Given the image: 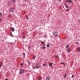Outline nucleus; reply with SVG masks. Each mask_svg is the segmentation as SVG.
<instances>
[{
	"label": "nucleus",
	"instance_id": "f704fd0d",
	"mask_svg": "<svg viewBox=\"0 0 80 80\" xmlns=\"http://www.w3.org/2000/svg\"><path fill=\"white\" fill-rule=\"evenodd\" d=\"M2 21V19H1V18H0V22Z\"/></svg>",
	"mask_w": 80,
	"mask_h": 80
},
{
	"label": "nucleus",
	"instance_id": "20e7f679",
	"mask_svg": "<svg viewBox=\"0 0 80 80\" xmlns=\"http://www.w3.org/2000/svg\"><path fill=\"white\" fill-rule=\"evenodd\" d=\"M23 70H22V69H21L20 70L19 73L20 74H22V73H23Z\"/></svg>",
	"mask_w": 80,
	"mask_h": 80
},
{
	"label": "nucleus",
	"instance_id": "423d86ee",
	"mask_svg": "<svg viewBox=\"0 0 80 80\" xmlns=\"http://www.w3.org/2000/svg\"><path fill=\"white\" fill-rule=\"evenodd\" d=\"M12 2L13 3H16V0H12Z\"/></svg>",
	"mask_w": 80,
	"mask_h": 80
},
{
	"label": "nucleus",
	"instance_id": "cd10ccee",
	"mask_svg": "<svg viewBox=\"0 0 80 80\" xmlns=\"http://www.w3.org/2000/svg\"><path fill=\"white\" fill-rule=\"evenodd\" d=\"M66 7L67 8H68V6H66Z\"/></svg>",
	"mask_w": 80,
	"mask_h": 80
},
{
	"label": "nucleus",
	"instance_id": "f257e3e1",
	"mask_svg": "<svg viewBox=\"0 0 80 80\" xmlns=\"http://www.w3.org/2000/svg\"><path fill=\"white\" fill-rule=\"evenodd\" d=\"M54 37H57V35H58V32H55L54 34Z\"/></svg>",
	"mask_w": 80,
	"mask_h": 80
},
{
	"label": "nucleus",
	"instance_id": "a878e982",
	"mask_svg": "<svg viewBox=\"0 0 80 80\" xmlns=\"http://www.w3.org/2000/svg\"><path fill=\"white\" fill-rule=\"evenodd\" d=\"M58 57V56H55V58H57Z\"/></svg>",
	"mask_w": 80,
	"mask_h": 80
},
{
	"label": "nucleus",
	"instance_id": "6ab92c4d",
	"mask_svg": "<svg viewBox=\"0 0 80 80\" xmlns=\"http://www.w3.org/2000/svg\"><path fill=\"white\" fill-rule=\"evenodd\" d=\"M2 13H1V12H0V17H2Z\"/></svg>",
	"mask_w": 80,
	"mask_h": 80
},
{
	"label": "nucleus",
	"instance_id": "bb28decb",
	"mask_svg": "<svg viewBox=\"0 0 80 80\" xmlns=\"http://www.w3.org/2000/svg\"><path fill=\"white\" fill-rule=\"evenodd\" d=\"M68 1H69V0H66V2H68Z\"/></svg>",
	"mask_w": 80,
	"mask_h": 80
},
{
	"label": "nucleus",
	"instance_id": "b1692460",
	"mask_svg": "<svg viewBox=\"0 0 80 80\" xmlns=\"http://www.w3.org/2000/svg\"><path fill=\"white\" fill-rule=\"evenodd\" d=\"M28 48H30V45H29L28 46Z\"/></svg>",
	"mask_w": 80,
	"mask_h": 80
},
{
	"label": "nucleus",
	"instance_id": "f3484780",
	"mask_svg": "<svg viewBox=\"0 0 80 80\" xmlns=\"http://www.w3.org/2000/svg\"><path fill=\"white\" fill-rule=\"evenodd\" d=\"M70 51H71V50H70V49L68 50V52H70Z\"/></svg>",
	"mask_w": 80,
	"mask_h": 80
},
{
	"label": "nucleus",
	"instance_id": "aec40b11",
	"mask_svg": "<svg viewBox=\"0 0 80 80\" xmlns=\"http://www.w3.org/2000/svg\"><path fill=\"white\" fill-rule=\"evenodd\" d=\"M42 48H43V49H45V47H42Z\"/></svg>",
	"mask_w": 80,
	"mask_h": 80
},
{
	"label": "nucleus",
	"instance_id": "7ed1b4c3",
	"mask_svg": "<svg viewBox=\"0 0 80 80\" xmlns=\"http://www.w3.org/2000/svg\"><path fill=\"white\" fill-rule=\"evenodd\" d=\"M35 67L36 68H37V69H38V68H40V66H39V65L37 64L35 66Z\"/></svg>",
	"mask_w": 80,
	"mask_h": 80
},
{
	"label": "nucleus",
	"instance_id": "2f4dec72",
	"mask_svg": "<svg viewBox=\"0 0 80 80\" xmlns=\"http://www.w3.org/2000/svg\"><path fill=\"white\" fill-rule=\"evenodd\" d=\"M23 38H25V36L23 37H22Z\"/></svg>",
	"mask_w": 80,
	"mask_h": 80
},
{
	"label": "nucleus",
	"instance_id": "0eeeda50",
	"mask_svg": "<svg viewBox=\"0 0 80 80\" xmlns=\"http://www.w3.org/2000/svg\"><path fill=\"white\" fill-rule=\"evenodd\" d=\"M72 1L71 0H69L68 1V3H72Z\"/></svg>",
	"mask_w": 80,
	"mask_h": 80
},
{
	"label": "nucleus",
	"instance_id": "f8f14e48",
	"mask_svg": "<svg viewBox=\"0 0 80 80\" xmlns=\"http://www.w3.org/2000/svg\"><path fill=\"white\" fill-rule=\"evenodd\" d=\"M50 80V78L49 77H48L46 78V80Z\"/></svg>",
	"mask_w": 80,
	"mask_h": 80
},
{
	"label": "nucleus",
	"instance_id": "6e6552de",
	"mask_svg": "<svg viewBox=\"0 0 80 80\" xmlns=\"http://www.w3.org/2000/svg\"><path fill=\"white\" fill-rule=\"evenodd\" d=\"M52 65H53V63H50L49 64V66L50 67H52Z\"/></svg>",
	"mask_w": 80,
	"mask_h": 80
},
{
	"label": "nucleus",
	"instance_id": "39448f33",
	"mask_svg": "<svg viewBox=\"0 0 80 80\" xmlns=\"http://www.w3.org/2000/svg\"><path fill=\"white\" fill-rule=\"evenodd\" d=\"M8 4L9 6L11 5H12V2L10 1L8 3Z\"/></svg>",
	"mask_w": 80,
	"mask_h": 80
},
{
	"label": "nucleus",
	"instance_id": "412c9836",
	"mask_svg": "<svg viewBox=\"0 0 80 80\" xmlns=\"http://www.w3.org/2000/svg\"><path fill=\"white\" fill-rule=\"evenodd\" d=\"M66 76H67V74H65V75L64 76V78H65L66 77Z\"/></svg>",
	"mask_w": 80,
	"mask_h": 80
},
{
	"label": "nucleus",
	"instance_id": "c756f323",
	"mask_svg": "<svg viewBox=\"0 0 80 80\" xmlns=\"http://www.w3.org/2000/svg\"><path fill=\"white\" fill-rule=\"evenodd\" d=\"M39 80H41V79H42V78H39Z\"/></svg>",
	"mask_w": 80,
	"mask_h": 80
},
{
	"label": "nucleus",
	"instance_id": "c85d7f7f",
	"mask_svg": "<svg viewBox=\"0 0 80 80\" xmlns=\"http://www.w3.org/2000/svg\"><path fill=\"white\" fill-rule=\"evenodd\" d=\"M23 65V63H21V66H22Z\"/></svg>",
	"mask_w": 80,
	"mask_h": 80
},
{
	"label": "nucleus",
	"instance_id": "dca6fc26",
	"mask_svg": "<svg viewBox=\"0 0 80 80\" xmlns=\"http://www.w3.org/2000/svg\"><path fill=\"white\" fill-rule=\"evenodd\" d=\"M47 46V47H50V44H48Z\"/></svg>",
	"mask_w": 80,
	"mask_h": 80
},
{
	"label": "nucleus",
	"instance_id": "9d476101",
	"mask_svg": "<svg viewBox=\"0 0 80 80\" xmlns=\"http://www.w3.org/2000/svg\"><path fill=\"white\" fill-rule=\"evenodd\" d=\"M10 34L11 37H13V35H12V33L11 32H10Z\"/></svg>",
	"mask_w": 80,
	"mask_h": 80
},
{
	"label": "nucleus",
	"instance_id": "7c9ffc66",
	"mask_svg": "<svg viewBox=\"0 0 80 80\" xmlns=\"http://www.w3.org/2000/svg\"><path fill=\"white\" fill-rule=\"evenodd\" d=\"M74 77V76L73 75H72V78H73Z\"/></svg>",
	"mask_w": 80,
	"mask_h": 80
},
{
	"label": "nucleus",
	"instance_id": "9b49d317",
	"mask_svg": "<svg viewBox=\"0 0 80 80\" xmlns=\"http://www.w3.org/2000/svg\"><path fill=\"white\" fill-rule=\"evenodd\" d=\"M40 42L42 44V45H44V43H44V42H42V41H41Z\"/></svg>",
	"mask_w": 80,
	"mask_h": 80
},
{
	"label": "nucleus",
	"instance_id": "c9c22d12",
	"mask_svg": "<svg viewBox=\"0 0 80 80\" xmlns=\"http://www.w3.org/2000/svg\"><path fill=\"white\" fill-rule=\"evenodd\" d=\"M76 44H77V45H78V42H77Z\"/></svg>",
	"mask_w": 80,
	"mask_h": 80
},
{
	"label": "nucleus",
	"instance_id": "ddd939ff",
	"mask_svg": "<svg viewBox=\"0 0 80 80\" xmlns=\"http://www.w3.org/2000/svg\"><path fill=\"white\" fill-rule=\"evenodd\" d=\"M66 48H69V45H68L66 46Z\"/></svg>",
	"mask_w": 80,
	"mask_h": 80
},
{
	"label": "nucleus",
	"instance_id": "a211bd4d",
	"mask_svg": "<svg viewBox=\"0 0 80 80\" xmlns=\"http://www.w3.org/2000/svg\"><path fill=\"white\" fill-rule=\"evenodd\" d=\"M23 56L24 57H25V53H23Z\"/></svg>",
	"mask_w": 80,
	"mask_h": 80
},
{
	"label": "nucleus",
	"instance_id": "4c0bfd02",
	"mask_svg": "<svg viewBox=\"0 0 80 80\" xmlns=\"http://www.w3.org/2000/svg\"><path fill=\"white\" fill-rule=\"evenodd\" d=\"M5 80H8V79L6 78Z\"/></svg>",
	"mask_w": 80,
	"mask_h": 80
},
{
	"label": "nucleus",
	"instance_id": "2eb2a0df",
	"mask_svg": "<svg viewBox=\"0 0 80 80\" xmlns=\"http://www.w3.org/2000/svg\"><path fill=\"white\" fill-rule=\"evenodd\" d=\"M35 58H36V56H34L33 57V59L35 60Z\"/></svg>",
	"mask_w": 80,
	"mask_h": 80
},
{
	"label": "nucleus",
	"instance_id": "393cba45",
	"mask_svg": "<svg viewBox=\"0 0 80 80\" xmlns=\"http://www.w3.org/2000/svg\"><path fill=\"white\" fill-rule=\"evenodd\" d=\"M65 7H67V4H65Z\"/></svg>",
	"mask_w": 80,
	"mask_h": 80
},
{
	"label": "nucleus",
	"instance_id": "f03ea898",
	"mask_svg": "<svg viewBox=\"0 0 80 80\" xmlns=\"http://www.w3.org/2000/svg\"><path fill=\"white\" fill-rule=\"evenodd\" d=\"M15 10V8H12L11 9H10V11L11 12H13V11Z\"/></svg>",
	"mask_w": 80,
	"mask_h": 80
},
{
	"label": "nucleus",
	"instance_id": "4468645a",
	"mask_svg": "<svg viewBox=\"0 0 80 80\" xmlns=\"http://www.w3.org/2000/svg\"><path fill=\"white\" fill-rule=\"evenodd\" d=\"M60 64H63V65H65V63L64 62H61L60 63Z\"/></svg>",
	"mask_w": 80,
	"mask_h": 80
},
{
	"label": "nucleus",
	"instance_id": "4be33fe9",
	"mask_svg": "<svg viewBox=\"0 0 80 80\" xmlns=\"http://www.w3.org/2000/svg\"><path fill=\"white\" fill-rule=\"evenodd\" d=\"M78 51H79V52L80 51V48H78Z\"/></svg>",
	"mask_w": 80,
	"mask_h": 80
},
{
	"label": "nucleus",
	"instance_id": "1a4fd4ad",
	"mask_svg": "<svg viewBox=\"0 0 80 80\" xmlns=\"http://www.w3.org/2000/svg\"><path fill=\"white\" fill-rule=\"evenodd\" d=\"M11 30L12 31V32H14V30H15V29L14 28H12L11 29Z\"/></svg>",
	"mask_w": 80,
	"mask_h": 80
},
{
	"label": "nucleus",
	"instance_id": "58836bf2",
	"mask_svg": "<svg viewBox=\"0 0 80 80\" xmlns=\"http://www.w3.org/2000/svg\"><path fill=\"white\" fill-rule=\"evenodd\" d=\"M58 1H59V2H60L61 1V0H58Z\"/></svg>",
	"mask_w": 80,
	"mask_h": 80
},
{
	"label": "nucleus",
	"instance_id": "473e14b6",
	"mask_svg": "<svg viewBox=\"0 0 80 80\" xmlns=\"http://www.w3.org/2000/svg\"><path fill=\"white\" fill-rule=\"evenodd\" d=\"M43 66H45V64H43Z\"/></svg>",
	"mask_w": 80,
	"mask_h": 80
},
{
	"label": "nucleus",
	"instance_id": "72a5a7b5",
	"mask_svg": "<svg viewBox=\"0 0 80 80\" xmlns=\"http://www.w3.org/2000/svg\"><path fill=\"white\" fill-rule=\"evenodd\" d=\"M66 10H67V11H68V10H69V9H66Z\"/></svg>",
	"mask_w": 80,
	"mask_h": 80
},
{
	"label": "nucleus",
	"instance_id": "5701e85b",
	"mask_svg": "<svg viewBox=\"0 0 80 80\" xmlns=\"http://www.w3.org/2000/svg\"><path fill=\"white\" fill-rule=\"evenodd\" d=\"M28 64H29V65H30V64H31V63H30V62H28Z\"/></svg>",
	"mask_w": 80,
	"mask_h": 80
},
{
	"label": "nucleus",
	"instance_id": "e433bc0d",
	"mask_svg": "<svg viewBox=\"0 0 80 80\" xmlns=\"http://www.w3.org/2000/svg\"><path fill=\"white\" fill-rule=\"evenodd\" d=\"M28 18H28V17H27V18H26V19H28Z\"/></svg>",
	"mask_w": 80,
	"mask_h": 80
}]
</instances>
